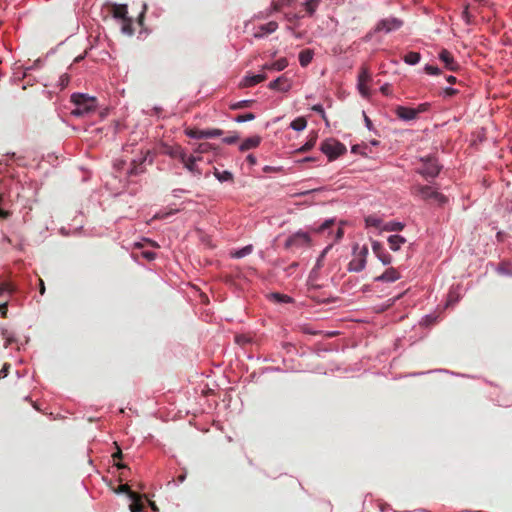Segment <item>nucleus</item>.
I'll return each mask as SVG.
<instances>
[{"instance_id": "nucleus-8", "label": "nucleus", "mask_w": 512, "mask_h": 512, "mask_svg": "<svg viewBox=\"0 0 512 512\" xmlns=\"http://www.w3.org/2000/svg\"><path fill=\"white\" fill-rule=\"evenodd\" d=\"M440 172V166L437 161L433 158H427L423 160V166L419 170V173L424 177H436Z\"/></svg>"}, {"instance_id": "nucleus-39", "label": "nucleus", "mask_w": 512, "mask_h": 512, "mask_svg": "<svg viewBox=\"0 0 512 512\" xmlns=\"http://www.w3.org/2000/svg\"><path fill=\"white\" fill-rule=\"evenodd\" d=\"M365 221H366L367 226H373V227H376V228L380 227V220L375 218V217H373V216L367 217L365 219Z\"/></svg>"}, {"instance_id": "nucleus-32", "label": "nucleus", "mask_w": 512, "mask_h": 512, "mask_svg": "<svg viewBox=\"0 0 512 512\" xmlns=\"http://www.w3.org/2000/svg\"><path fill=\"white\" fill-rule=\"evenodd\" d=\"M270 297H271V299H273L279 303H289L292 301L291 297H289L288 295H285V294H280V293H272L270 295Z\"/></svg>"}, {"instance_id": "nucleus-37", "label": "nucleus", "mask_w": 512, "mask_h": 512, "mask_svg": "<svg viewBox=\"0 0 512 512\" xmlns=\"http://www.w3.org/2000/svg\"><path fill=\"white\" fill-rule=\"evenodd\" d=\"M118 492L127 493L129 497H137V493L132 491L128 484L120 485Z\"/></svg>"}, {"instance_id": "nucleus-43", "label": "nucleus", "mask_w": 512, "mask_h": 512, "mask_svg": "<svg viewBox=\"0 0 512 512\" xmlns=\"http://www.w3.org/2000/svg\"><path fill=\"white\" fill-rule=\"evenodd\" d=\"M430 107V104L429 103H422V104H419L417 108H414L416 111H417V116L422 113V112H425L429 109Z\"/></svg>"}, {"instance_id": "nucleus-51", "label": "nucleus", "mask_w": 512, "mask_h": 512, "mask_svg": "<svg viewBox=\"0 0 512 512\" xmlns=\"http://www.w3.org/2000/svg\"><path fill=\"white\" fill-rule=\"evenodd\" d=\"M246 160L251 164V165H255L256 164V158L254 155L252 154H249L246 158Z\"/></svg>"}, {"instance_id": "nucleus-34", "label": "nucleus", "mask_w": 512, "mask_h": 512, "mask_svg": "<svg viewBox=\"0 0 512 512\" xmlns=\"http://www.w3.org/2000/svg\"><path fill=\"white\" fill-rule=\"evenodd\" d=\"M213 148L212 144L211 143H208V142H204V143H200L195 152L199 153V154H203V153H207L208 151H210L211 149Z\"/></svg>"}, {"instance_id": "nucleus-2", "label": "nucleus", "mask_w": 512, "mask_h": 512, "mask_svg": "<svg viewBox=\"0 0 512 512\" xmlns=\"http://www.w3.org/2000/svg\"><path fill=\"white\" fill-rule=\"evenodd\" d=\"M403 26V20L397 17H388L377 22L374 29L367 34L370 38L373 33L384 32L386 34L399 30Z\"/></svg>"}, {"instance_id": "nucleus-27", "label": "nucleus", "mask_w": 512, "mask_h": 512, "mask_svg": "<svg viewBox=\"0 0 512 512\" xmlns=\"http://www.w3.org/2000/svg\"><path fill=\"white\" fill-rule=\"evenodd\" d=\"M306 126H307V121L304 117H298V118L294 119L290 124V127L296 131H302L306 128Z\"/></svg>"}, {"instance_id": "nucleus-38", "label": "nucleus", "mask_w": 512, "mask_h": 512, "mask_svg": "<svg viewBox=\"0 0 512 512\" xmlns=\"http://www.w3.org/2000/svg\"><path fill=\"white\" fill-rule=\"evenodd\" d=\"M424 70L429 75H439L440 74V69L437 66L426 65Z\"/></svg>"}, {"instance_id": "nucleus-41", "label": "nucleus", "mask_w": 512, "mask_h": 512, "mask_svg": "<svg viewBox=\"0 0 512 512\" xmlns=\"http://www.w3.org/2000/svg\"><path fill=\"white\" fill-rule=\"evenodd\" d=\"M334 224V221L333 220H326L321 226H319L316 231L317 232H323L325 231L326 229H328L331 225Z\"/></svg>"}, {"instance_id": "nucleus-3", "label": "nucleus", "mask_w": 512, "mask_h": 512, "mask_svg": "<svg viewBox=\"0 0 512 512\" xmlns=\"http://www.w3.org/2000/svg\"><path fill=\"white\" fill-rule=\"evenodd\" d=\"M412 194L423 200H433L439 205H443L447 202V198L443 194L433 190L430 186L416 185L412 188Z\"/></svg>"}, {"instance_id": "nucleus-42", "label": "nucleus", "mask_w": 512, "mask_h": 512, "mask_svg": "<svg viewBox=\"0 0 512 512\" xmlns=\"http://www.w3.org/2000/svg\"><path fill=\"white\" fill-rule=\"evenodd\" d=\"M10 364L9 363H5L3 365V367L1 368L0 370V378H5L8 376L9 374V370H10Z\"/></svg>"}, {"instance_id": "nucleus-60", "label": "nucleus", "mask_w": 512, "mask_h": 512, "mask_svg": "<svg viewBox=\"0 0 512 512\" xmlns=\"http://www.w3.org/2000/svg\"><path fill=\"white\" fill-rule=\"evenodd\" d=\"M280 7H281V5H280V4H278V3H276V4L274 5V9H275L276 11L280 10Z\"/></svg>"}, {"instance_id": "nucleus-17", "label": "nucleus", "mask_w": 512, "mask_h": 512, "mask_svg": "<svg viewBox=\"0 0 512 512\" xmlns=\"http://www.w3.org/2000/svg\"><path fill=\"white\" fill-rule=\"evenodd\" d=\"M261 143V137L256 135L245 139L239 146V150L242 152L248 151L258 147Z\"/></svg>"}, {"instance_id": "nucleus-35", "label": "nucleus", "mask_w": 512, "mask_h": 512, "mask_svg": "<svg viewBox=\"0 0 512 512\" xmlns=\"http://www.w3.org/2000/svg\"><path fill=\"white\" fill-rule=\"evenodd\" d=\"M239 138H240V137H239L238 133H237V132H233V133H231V135H229V136H227V137H224V138L222 139V141H223L225 144H229V145H231V144L236 143V142L239 140Z\"/></svg>"}, {"instance_id": "nucleus-12", "label": "nucleus", "mask_w": 512, "mask_h": 512, "mask_svg": "<svg viewBox=\"0 0 512 512\" xmlns=\"http://www.w3.org/2000/svg\"><path fill=\"white\" fill-rule=\"evenodd\" d=\"M269 88L272 90H278L281 92H287L291 88V84L288 78L284 75L278 77L274 81L269 83Z\"/></svg>"}, {"instance_id": "nucleus-30", "label": "nucleus", "mask_w": 512, "mask_h": 512, "mask_svg": "<svg viewBox=\"0 0 512 512\" xmlns=\"http://www.w3.org/2000/svg\"><path fill=\"white\" fill-rule=\"evenodd\" d=\"M253 250V247L252 245H247L245 247H243L242 249H239L237 251H235L234 253H232V257L234 258H242V257H245L246 255H249Z\"/></svg>"}, {"instance_id": "nucleus-5", "label": "nucleus", "mask_w": 512, "mask_h": 512, "mask_svg": "<svg viewBox=\"0 0 512 512\" xmlns=\"http://www.w3.org/2000/svg\"><path fill=\"white\" fill-rule=\"evenodd\" d=\"M321 151L329 158L330 161H332L344 154L346 152V147L335 139H327L322 142Z\"/></svg>"}, {"instance_id": "nucleus-48", "label": "nucleus", "mask_w": 512, "mask_h": 512, "mask_svg": "<svg viewBox=\"0 0 512 512\" xmlns=\"http://www.w3.org/2000/svg\"><path fill=\"white\" fill-rule=\"evenodd\" d=\"M457 92H458V90H456L454 88H450V87L444 89L445 95L449 96V97H452V96L456 95Z\"/></svg>"}, {"instance_id": "nucleus-33", "label": "nucleus", "mask_w": 512, "mask_h": 512, "mask_svg": "<svg viewBox=\"0 0 512 512\" xmlns=\"http://www.w3.org/2000/svg\"><path fill=\"white\" fill-rule=\"evenodd\" d=\"M318 3H319L318 0H306V2L304 3L306 11L310 15H312L318 6Z\"/></svg>"}, {"instance_id": "nucleus-24", "label": "nucleus", "mask_w": 512, "mask_h": 512, "mask_svg": "<svg viewBox=\"0 0 512 512\" xmlns=\"http://www.w3.org/2000/svg\"><path fill=\"white\" fill-rule=\"evenodd\" d=\"M132 500V503L129 506V509L131 512H141L144 508L143 502H142V496L137 493V497H130Z\"/></svg>"}, {"instance_id": "nucleus-63", "label": "nucleus", "mask_w": 512, "mask_h": 512, "mask_svg": "<svg viewBox=\"0 0 512 512\" xmlns=\"http://www.w3.org/2000/svg\"><path fill=\"white\" fill-rule=\"evenodd\" d=\"M13 341L12 338H7L6 346H8Z\"/></svg>"}, {"instance_id": "nucleus-1", "label": "nucleus", "mask_w": 512, "mask_h": 512, "mask_svg": "<svg viewBox=\"0 0 512 512\" xmlns=\"http://www.w3.org/2000/svg\"><path fill=\"white\" fill-rule=\"evenodd\" d=\"M71 101L75 104L76 108L72 110L75 116H84L94 111L97 107V102L94 97H88L84 94H73Z\"/></svg>"}, {"instance_id": "nucleus-19", "label": "nucleus", "mask_w": 512, "mask_h": 512, "mask_svg": "<svg viewBox=\"0 0 512 512\" xmlns=\"http://www.w3.org/2000/svg\"><path fill=\"white\" fill-rule=\"evenodd\" d=\"M112 14L113 17L117 19H122L123 21H126L128 19V9L127 5L125 4H114L112 7Z\"/></svg>"}, {"instance_id": "nucleus-18", "label": "nucleus", "mask_w": 512, "mask_h": 512, "mask_svg": "<svg viewBox=\"0 0 512 512\" xmlns=\"http://www.w3.org/2000/svg\"><path fill=\"white\" fill-rule=\"evenodd\" d=\"M400 278L399 272L395 268H388L382 275L375 278V281L394 282Z\"/></svg>"}, {"instance_id": "nucleus-22", "label": "nucleus", "mask_w": 512, "mask_h": 512, "mask_svg": "<svg viewBox=\"0 0 512 512\" xmlns=\"http://www.w3.org/2000/svg\"><path fill=\"white\" fill-rule=\"evenodd\" d=\"M277 28H278V24L274 21H271L267 24L260 26V32L255 33L254 36L256 38H260L265 34L273 33L274 31H276Z\"/></svg>"}, {"instance_id": "nucleus-13", "label": "nucleus", "mask_w": 512, "mask_h": 512, "mask_svg": "<svg viewBox=\"0 0 512 512\" xmlns=\"http://www.w3.org/2000/svg\"><path fill=\"white\" fill-rule=\"evenodd\" d=\"M163 153L171 158L179 159L181 162L185 160L186 153L180 145L165 146Z\"/></svg>"}, {"instance_id": "nucleus-47", "label": "nucleus", "mask_w": 512, "mask_h": 512, "mask_svg": "<svg viewBox=\"0 0 512 512\" xmlns=\"http://www.w3.org/2000/svg\"><path fill=\"white\" fill-rule=\"evenodd\" d=\"M143 257L146 258L147 260H153L155 259L156 257V254L152 251H144L142 253Z\"/></svg>"}, {"instance_id": "nucleus-6", "label": "nucleus", "mask_w": 512, "mask_h": 512, "mask_svg": "<svg viewBox=\"0 0 512 512\" xmlns=\"http://www.w3.org/2000/svg\"><path fill=\"white\" fill-rule=\"evenodd\" d=\"M310 245V237L307 233L299 231L291 235L285 241L286 249L301 248Z\"/></svg>"}, {"instance_id": "nucleus-21", "label": "nucleus", "mask_w": 512, "mask_h": 512, "mask_svg": "<svg viewBox=\"0 0 512 512\" xmlns=\"http://www.w3.org/2000/svg\"><path fill=\"white\" fill-rule=\"evenodd\" d=\"M406 243V239L400 235H391L388 237V244L391 250L398 251Z\"/></svg>"}, {"instance_id": "nucleus-28", "label": "nucleus", "mask_w": 512, "mask_h": 512, "mask_svg": "<svg viewBox=\"0 0 512 512\" xmlns=\"http://www.w3.org/2000/svg\"><path fill=\"white\" fill-rule=\"evenodd\" d=\"M214 176L220 181V182H225V181H232L233 180V175L231 172L229 171H219L218 169H215L214 171Z\"/></svg>"}, {"instance_id": "nucleus-7", "label": "nucleus", "mask_w": 512, "mask_h": 512, "mask_svg": "<svg viewBox=\"0 0 512 512\" xmlns=\"http://www.w3.org/2000/svg\"><path fill=\"white\" fill-rule=\"evenodd\" d=\"M185 134L194 139H206L221 136L223 131L220 129L200 130L196 128H188L185 130Z\"/></svg>"}, {"instance_id": "nucleus-10", "label": "nucleus", "mask_w": 512, "mask_h": 512, "mask_svg": "<svg viewBox=\"0 0 512 512\" xmlns=\"http://www.w3.org/2000/svg\"><path fill=\"white\" fill-rule=\"evenodd\" d=\"M372 251L384 265H388L391 263V255L384 249L380 242L372 241Z\"/></svg>"}, {"instance_id": "nucleus-54", "label": "nucleus", "mask_w": 512, "mask_h": 512, "mask_svg": "<svg viewBox=\"0 0 512 512\" xmlns=\"http://www.w3.org/2000/svg\"><path fill=\"white\" fill-rule=\"evenodd\" d=\"M447 81L451 84H454L456 82V78L452 75L447 77Z\"/></svg>"}, {"instance_id": "nucleus-36", "label": "nucleus", "mask_w": 512, "mask_h": 512, "mask_svg": "<svg viewBox=\"0 0 512 512\" xmlns=\"http://www.w3.org/2000/svg\"><path fill=\"white\" fill-rule=\"evenodd\" d=\"M254 119H255V115L253 113H246V114L238 115L235 118V121L238 123H242V122L251 121Z\"/></svg>"}, {"instance_id": "nucleus-11", "label": "nucleus", "mask_w": 512, "mask_h": 512, "mask_svg": "<svg viewBox=\"0 0 512 512\" xmlns=\"http://www.w3.org/2000/svg\"><path fill=\"white\" fill-rule=\"evenodd\" d=\"M439 59L444 63L448 70L457 71L459 69V64L455 61L453 55L447 49H442L440 51Z\"/></svg>"}, {"instance_id": "nucleus-23", "label": "nucleus", "mask_w": 512, "mask_h": 512, "mask_svg": "<svg viewBox=\"0 0 512 512\" xmlns=\"http://www.w3.org/2000/svg\"><path fill=\"white\" fill-rule=\"evenodd\" d=\"M313 59V51L310 49L302 50L299 53V62L302 67L308 66Z\"/></svg>"}, {"instance_id": "nucleus-45", "label": "nucleus", "mask_w": 512, "mask_h": 512, "mask_svg": "<svg viewBox=\"0 0 512 512\" xmlns=\"http://www.w3.org/2000/svg\"><path fill=\"white\" fill-rule=\"evenodd\" d=\"M3 200V195L0 193V203ZM10 216V213L0 208V218L6 219Z\"/></svg>"}, {"instance_id": "nucleus-57", "label": "nucleus", "mask_w": 512, "mask_h": 512, "mask_svg": "<svg viewBox=\"0 0 512 512\" xmlns=\"http://www.w3.org/2000/svg\"><path fill=\"white\" fill-rule=\"evenodd\" d=\"M364 117H365V122H366L367 127H370L372 124L371 120L366 115H364Z\"/></svg>"}, {"instance_id": "nucleus-44", "label": "nucleus", "mask_w": 512, "mask_h": 512, "mask_svg": "<svg viewBox=\"0 0 512 512\" xmlns=\"http://www.w3.org/2000/svg\"><path fill=\"white\" fill-rule=\"evenodd\" d=\"M312 110H313V111H315V112H317V113H319V114H321V116H322L323 118H325V111H324V108H323V106H322V105H320V104H316V105H314V106L312 107Z\"/></svg>"}, {"instance_id": "nucleus-9", "label": "nucleus", "mask_w": 512, "mask_h": 512, "mask_svg": "<svg viewBox=\"0 0 512 512\" xmlns=\"http://www.w3.org/2000/svg\"><path fill=\"white\" fill-rule=\"evenodd\" d=\"M371 81V76L367 67H361L360 73L358 75V89L362 96H369V89L367 87V83Z\"/></svg>"}, {"instance_id": "nucleus-20", "label": "nucleus", "mask_w": 512, "mask_h": 512, "mask_svg": "<svg viewBox=\"0 0 512 512\" xmlns=\"http://www.w3.org/2000/svg\"><path fill=\"white\" fill-rule=\"evenodd\" d=\"M288 66V61L286 58H280L277 61L271 64H265L262 69L263 70H275L282 71Z\"/></svg>"}, {"instance_id": "nucleus-62", "label": "nucleus", "mask_w": 512, "mask_h": 512, "mask_svg": "<svg viewBox=\"0 0 512 512\" xmlns=\"http://www.w3.org/2000/svg\"><path fill=\"white\" fill-rule=\"evenodd\" d=\"M150 505L153 510H157V507L154 502H150Z\"/></svg>"}, {"instance_id": "nucleus-31", "label": "nucleus", "mask_w": 512, "mask_h": 512, "mask_svg": "<svg viewBox=\"0 0 512 512\" xmlns=\"http://www.w3.org/2000/svg\"><path fill=\"white\" fill-rule=\"evenodd\" d=\"M253 103H255V100H242L239 102H236L230 106L232 110H238L250 107Z\"/></svg>"}, {"instance_id": "nucleus-46", "label": "nucleus", "mask_w": 512, "mask_h": 512, "mask_svg": "<svg viewBox=\"0 0 512 512\" xmlns=\"http://www.w3.org/2000/svg\"><path fill=\"white\" fill-rule=\"evenodd\" d=\"M124 22H125V24L123 25L122 30L124 32L132 33V30H131V20L128 18Z\"/></svg>"}, {"instance_id": "nucleus-52", "label": "nucleus", "mask_w": 512, "mask_h": 512, "mask_svg": "<svg viewBox=\"0 0 512 512\" xmlns=\"http://www.w3.org/2000/svg\"><path fill=\"white\" fill-rule=\"evenodd\" d=\"M0 313L3 316L6 315V313H7V304L6 303L0 304Z\"/></svg>"}, {"instance_id": "nucleus-53", "label": "nucleus", "mask_w": 512, "mask_h": 512, "mask_svg": "<svg viewBox=\"0 0 512 512\" xmlns=\"http://www.w3.org/2000/svg\"><path fill=\"white\" fill-rule=\"evenodd\" d=\"M113 459L116 460V459H121L122 458V452L120 449H118L117 452H115L113 455H112Z\"/></svg>"}, {"instance_id": "nucleus-64", "label": "nucleus", "mask_w": 512, "mask_h": 512, "mask_svg": "<svg viewBox=\"0 0 512 512\" xmlns=\"http://www.w3.org/2000/svg\"><path fill=\"white\" fill-rule=\"evenodd\" d=\"M177 192H184V190H182V189H175L174 193H177ZM175 196H177V194H175Z\"/></svg>"}, {"instance_id": "nucleus-40", "label": "nucleus", "mask_w": 512, "mask_h": 512, "mask_svg": "<svg viewBox=\"0 0 512 512\" xmlns=\"http://www.w3.org/2000/svg\"><path fill=\"white\" fill-rule=\"evenodd\" d=\"M13 291L14 288L10 283H0V295L4 292L12 293Z\"/></svg>"}, {"instance_id": "nucleus-26", "label": "nucleus", "mask_w": 512, "mask_h": 512, "mask_svg": "<svg viewBox=\"0 0 512 512\" xmlns=\"http://www.w3.org/2000/svg\"><path fill=\"white\" fill-rule=\"evenodd\" d=\"M421 59V55L418 52H408L404 57L403 60L406 64L409 65H415L417 64Z\"/></svg>"}, {"instance_id": "nucleus-59", "label": "nucleus", "mask_w": 512, "mask_h": 512, "mask_svg": "<svg viewBox=\"0 0 512 512\" xmlns=\"http://www.w3.org/2000/svg\"><path fill=\"white\" fill-rule=\"evenodd\" d=\"M468 16H469V14H468V9L466 8V9L464 10V12H463V17H465V18L468 20Z\"/></svg>"}, {"instance_id": "nucleus-56", "label": "nucleus", "mask_w": 512, "mask_h": 512, "mask_svg": "<svg viewBox=\"0 0 512 512\" xmlns=\"http://www.w3.org/2000/svg\"><path fill=\"white\" fill-rule=\"evenodd\" d=\"M115 466H116L118 469L126 468V465H125V464H123V463H115Z\"/></svg>"}, {"instance_id": "nucleus-29", "label": "nucleus", "mask_w": 512, "mask_h": 512, "mask_svg": "<svg viewBox=\"0 0 512 512\" xmlns=\"http://www.w3.org/2000/svg\"><path fill=\"white\" fill-rule=\"evenodd\" d=\"M404 224L401 222L390 221L383 226L385 231H401L404 228Z\"/></svg>"}, {"instance_id": "nucleus-49", "label": "nucleus", "mask_w": 512, "mask_h": 512, "mask_svg": "<svg viewBox=\"0 0 512 512\" xmlns=\"http://www.w3.org/2000/svg\"><path fill=\"white\" fill-rule=\"evenodd\" d=\"M381 92L384 94V95H389L390 92H391V88H390V85L389 84H385L381 87Z\"/></svg>"}, {"instance_id": "nucleus-16", "label": "nucleus", "mask_w": 512, "mask_h": 512, "mask_svg": "<svg viewBox=\"0 0 512 512\" xmlns=\"http://www.w3.org/2000/svg\"><path fill=\"white\" fill-rule=\"evenodd\" d=\"M201 157H195V156H189L185 155V160H182V163L184 164V167L189 170L191 173L200 175L201 171L197 167L196 162L200 161Z\"/></svg>"}, {"instance_id": "nucleus-58", "label": "nucleus", "mask_w": 512, "mask_h": 512, "mask_svg": "<svg viewBox=\"0 0 512 512\" xmlns=\"http://www.w3.org/2000/svg\"><path fill=\"white\" fill-rule=\"evenodd\" d=\"M185 477H186V476H185L184 474L179 475V476H178V481H179V482H183V481L185 480Z\"/></svg>"}, {"instance_id": "nucleus-4", "label": "nucleus", "mask_w": 512, "mask_h": 512, "mask_svg": "<svg viewBox=\"0 0 512 512\" xmlns=\"http://www.w3.org/2000/svg\"><path fill=\"white\" fill-rule=\"evenodd\" d=\"M354 257L348 264L349 271L352 272H361L366 267L367 256H368V247L362 246L359 248L358 245H355L354 248Z\"/></svg>"}, {"instance_id": "nucleus-14", "label": "nucleus", "mask_w": 512, "mask_h": 512, "mask_svg": "<svg viewBox=\"0 0 512 512\" xmlns=\"http://www.w3.org/2000/svg\"><path fill=\"white\" fill-rule=\"evenodd\" d=\"M396 115L402 120L409 121L417 118V111L414 108L398 106Z\"/></svg>"}, {"instance_id": "nucleus-15", "label": "nucleus", "mask_w": 512, "mask_h": 512, "mask_svg": "<svg viewBox=\"0 0 512 512\" xmlns=\"http://www.w3.org/2000/svg\"><path fill=\"white\" fill-rule=\"evenodd\" d=\"M266 79H267V75L264 73L257 74V75H247L243 78L240 85L242 87H252L258 83L263 82Z\"/></svg>"}, {"instance_id": "nucleus-50", "label": "nucleus", "mask_w": 512, "mask_h": 512, "mask_svg": "<svg viewBox=\"0 0 512 512\" xmlns=\"http://www.w3.org/2000/svg\"><path fill=\"white\" fill-rule=\"evenodd\" d=\"M45 284H44V281L42 279H39V292L41 295H44L45 294Z\"/></svg>"}, {"instance_id": "nucleus-61", "label": "nucleus", "mask_w": 512, "mask_h": 512, "mask_svg": "<svg viewBox=\"0 0 512 512\" xmlns=\"http://www.w3.org/2000/svg\"><path fill=\"white\" fill-rule=\"evenodd\" d=\"M131 174H137L138 173V170H137V167H134L131 172Z\"/></svg>"}, {"instance_id": "nucleus-25", "label": "nucleus", "mask_w": 512, "mask_h": 512, "mask_svg": "<svg viewBox=\"0 0 512 512\" xmlns=\"http://www.w3.org/2000/svg\"><path fill=\"white\" fill-rule=\"evenodd\" d=\"M317 138H318L317 132H315V131L312 132L309 135L308 141L302 147L299 148V152H307L311 148H313L315 146V144H316Z\"/></svg>"}, {"instance_id": "nucleus-55", "label": "nucleus", "mask_w": 512, "mask_h": 512, "mask_svg": "<svg viewBox=\"0 0 512 512\" xmlns=\"http://www.w3.org/2000/svg\"><path fill=\"white\" fill-rule=\"evenodd\" d=\"M342 236H343V230L341 228H338L337 229V239L342 238Z\"/></svg>"}]
</instances>
